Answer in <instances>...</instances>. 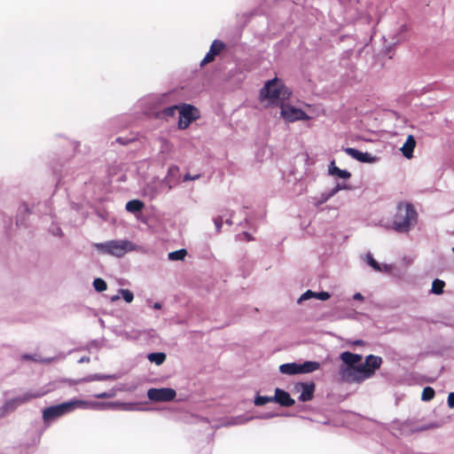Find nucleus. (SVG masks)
<instances>
[{"mask_svg":"<svg viewBox=\"0 0 454 454\" xmlns=\"http://www.w3.org/2000/svg\"><path fill=\"white\" fill-rule=\"evenodd\" d=\"M418 213L410 202H399L392 222V229L397 233H408L418 223Z\"/></svg>","mask_w":454,"mask_h":454,"instance_id":"nucleus-1","label":"nucleus"},{"mask_svg":"<svg viewBox=\"0 0 454 454\" xmlns=\"http://www.w3.org/2000/svg\"><path fill=\"white\" fill-rule=\"evenodd\" d=\"M79 409H90L96 411L121 410V411H141L137 403L121 402H96L78 400Z\"/></svg>","mask_w":454,"mask_h":454,"instance_id":"nucleus-4","label":"nucleus"},{"mask_svg":"<svg viewBox=\"0 0 454 454\" xmlns=\"http://www.w3.org/2000/svg\"><path fill=\"white\" fill-rule=\"evenodd\" d=\"M145 207V204L143 201L139 200H132L127 202L126 204V210L129 213H138L140 212Z\"/></svg>","mask_w":454,"mask_h":454,"instance_id":"nucleus-25","label":"nucleus"},{"mask_svg":"<svg viewBox=\"0 0 454 454\" xmlns=\"http://www.w3.org/2000/svg\"><path fill=\"white\" fill-rule=\"evenodd\" d=\"M382 362L381 356L368 355L365 356L364 363L360 364L370 372V378H372L375 374L376 370L380 368Z\"/></svg>","mask_w":454,"mask_h":454,"instance_id":"nucleus-17","label":"nucleus"},{"mask_svg":"<svg viewBox=\"0 0 454 454\" xmlns=\"http://www.w3.org/2000/svg\"><path fill=\"white\" fill-rule=\"evenodd\" d=\"M135 139H136L135 137H118L115 139V141L122 145H126L129 144L130 142L135 141Z\"/></svg>","mask_w":454,"mask_h":454,"instance_id":"nucleus-39","label":"nucleus"},{"mask_svg":"<svg viewBox=\"0 0 454 454\" xmlns=\"http://www.w3.org/2000/svg\"><path fill=\"white\" fill-rule=\"evenodd\" d=\"M320 110H321V107L316 106L314 105V108H313L314 114H315L316 113H317H317H319V111H320Z\"/></svg>","mask_w":454,"mask_h":454,"instance_id":"nucleus-53","label":"nucleus"},{"mask_svg":"<svg viewBox=\"0 0 454 454\" xmlns=\"http://www.w3.org/2000/svg\"><path fill=\"white\" fill-rule=\"evenodd\" d=\"M21 357H22L23 360H32V361H36V362L40 361L42 363H50L52 360L51 358H46V359H43V360H38L34 356L28 355V354H25Z\"/></svg>","mask_w":454,"mask_h":454,"instance_id":"nucleus-40","label":"nucleus"},{"mask_svg":"<svg viewBox=\"0 0 454 454\" xmlns=\"http://www.w3.org/2000/svg\"><path fill=\"white\" fill-rule=\"evenodd\" d=\"M120 299V296L117 294V295H114L111 297V301H116Z\"/></svg>","mask_w":454,"mask_h":454,"instance_id":"nucleus-52","label":"nucleus"},{"mask_svg":"<svg viewBox=\"0 0 454 454\" xmlns=\"http://www.w3.org/2000/svg\"><path fill=\"white\" fill-rule=\"evenodd\" d=\"M345 152L348 155H349L353 159H355L360 162H363V163H374L378 160L377 156L372 155V153H370L368 152H361L353 147H347L345 149Z\"/></svg>","mask_w":454,"mask_h":454,"instance_id":"nucleus-14","label":"nucleus"},{"mask_svg":"<svg viewBox=\"0 0 454 454\" xmlns=\"http://www.w3.org/2000/svg\"><path fill=\"white\" fill-rule=\"evenodd\" d=\"M47 392L48 391L44 390L43 388L36 389V390H28V391L25 392L24 394L16 396L15 398H16V401L18 402V403H20V405H22L27 403H29L33 399H36V398L43 396L44 395L47 394Z\"/></svg>","mask_w":454,"mask_h":454,"instance_id":"nucleus-20","label":"nucleus"},{"mask_svg":"<svg viewBox=\"0 0 454 454\" xmlns=\"http://www.w3.org/2000/svg\"><path fill=\"white\" fill-rule=\"evenodd\" d=\"M353 345H356V346H362L364 344V340H356L355 341H353L352 343Z\"/></svg>","mask_w":454,"mask_h":454,"instance_id":"nucleus-50","label":"nucleus"},{"mask_svg":"<svg viewBox=\"0 0 454 454\" xmlns=\"http://www.w3.org/2000/svg\"><path fill=\"white\" fill-rule=\"evenodd\" d=\"M278 416V413H275V412H266V413H263L262 414L261 416H258V418L260 419H271V418H274Z\"/></svg>","mask_w":454,"mask_h":454,"instance_id":"nucleus-45","label":"nucleus"},{"mask_svg":"<svg viewBox=\"0 0 454 454\" xmlns=\"http://www.w3.org/2000/svg\"><path fill=\"white\" fill-rule=\"evenodd\" d=\"M353 299L355 301H364V296L361 293H356L354 295H353Z\"/></svg>","mask_w":454,"mask_h":454,"instance_id":"nucleus-47","label":"nucleus"},{"mask_svg":"<svg viewBox=\"0 0 454 454\" xmlns=\"http://www.w3.org/2000/svg\"><path fill=\"white\" fill-rule=\"evenodd\" d=\"M92 246L100 254L112 255L119 258L133 251L136 247L131 241L127 239H111L105 242L94 243Z\"/></svg>","mask_w":454,"mask_h":454,"instance_id":"nucleus-3","label":"nucleus"},{"mask_svg":"<svg viewBox=\"0 0 454 454\" xmlns=\"http://www.w3.org/2000/svg\"><path fill=\"white\" fill-rule=\"evenodd\" d=\"M200 177V174H197V175H191L189 173L185 174L183 177V182H187V181H194V180H197Z\"/></svg>","mask_w":454,"mask_h":454,"instance_id":"nucleus-44","label":"nucleus"},{"mask_svg":"<svg viewBox=\"0 0 454 454\" xmlns=\"http://www.w3.org/2000/svg\"><path fill=\"white\" fill-rule=\"evenodd\" d=\"M366 262L376 271L381 270L380 263L373 258V256L371 253H368L366 254Z\"/></svg>","mask_w":454,"mask_h":454,"instance_id":"nucleus-35","label":"nucleus"},{"mask_svg":"<svg viewBox=\"0 0 454 454\" xmlns=\"http://www.w3.org/2000/svg\"><path fill=\"white\" fill-rule=\"evenodd\" d=\"M359 54L360 52L355 56L354 50L348 49L340 55V67L344 69L341 74L347 76L348 79L352 78L355 74L356 65L353 59H357Z\"/></svg>","mask_w":454,"mask_h":454,"instance_id":"nucleus-8","label":"nucleus"},{"mask_svg":"<svg viewBox=\"0 0 454 454\" xmlns=\"http://www.w3.org/2000/svg\"><path fill=\"white\" fill-rule=\"evenodd\" d=\"M161 180L166 184L167 191H171L179 182V168L176 165L170 166L167 176Z\"/></svg>","mask_w":454,"mask_h":454,"instance_id":"nucleus-15","label":"nucleus"},{"mask_svg":"<svg viewBox=\"0 0 454 454\" xmlns=\"http://www.w3.org/2000/svg\"><path fill=\"white\" fill-rule=\"evenodd\" d=\"M166 354L163 353V352H154V353H150L148 356H147V359L151 362V363H154L155 364L157 365H160L162 364L165 360H166Z\"/></svg>","mask_w":454,"mask_h":454,"instance_id":"nucleus-28","label":"nucleus"},{"mask_svg":"<svg viewBox=\"0 0 454 454\" xmlns=\"http://www.w3.org/2000/svg\"><path fill=\"white\" fill-rule=\"evenodd\" d=\"M445 283L443 280L435 278L432 283L431 293L434 294H442Z\"/></svg>","mask_w":454,"mask_h":454,"instance_id":"nucleus-31","label":"nucleus"},{"mask_svg":"<svg viewBox=\"0 0 454 454\" xmlns=\"http://www.w3.org/2000/svg\"><path fill=\"white\" fill-rule=\"evenodd\" d=\"M224 47L225 44L222 41L215 39L212 43L209 51H207L204 59L201 60L200 66H204L206 64L212 62L215 59V58L218 54H220V52L224 49Z\"/></svg>","mask_w":454,"mask_h":454,"instance_id":"nucleus-16","label":"nucleus"},{"mask_svg":"<svg viewBox=\"0 0 454 454\" xmlns=\"http://www.w3.org/2000/svg\"><path fill=\"white\" fill-rule=\"evenodd\" d=\"M93 287L97 292L100 293L106 290L107 284L103 278H97L93 280Z\"/></svg>","mask_w":454,"mask_h":454,"instance_id":"nucleus-33","label":"nucleus"},{"mask_svg":"<svg viewBox=\"0 0 454 454\" xmlns=\"http://www.w3.org/2000/svg\"><path fill=\"white\" fill-rule=\"evenodd\" d=\"M76 409H79L78 400H70L45 408L43 411V419L45 423H48Z\"/></svg>","mask_w":454,"mask_h":454,"instance_id":"nucleus-6","label":"nucleus"},{"mask_svg":"<svg viewBox=\"0 0 454 454\" xmlns=\"http://www.w3.org/2000/svg\"><path fill=\"white\" fill-rule=\"evenodd\" d=\"M50 231L54 236L61 237L63 235L62 230L59 225H52L50 228Z\"/></svg>","mask_w":454,"mask_h":454,"instance_id":"nucleus-42","label":"nucleus"},{"mask_svg":"<svg viewBox=\"0 0 454 454\" xmlns=\"http://www.w3.org/2000/svg\"><path fill=\"white\" fill-rule=\"evenodd\" d=\"M115 395H116V390L111 389L107 392H102L99 394H96V395H94V397L98 398V399L113 398L115 396Z\"/></svg>","mask_w":454,"mask_h":454,"instance_id":"nucleus-37","label":"nucleus"},{"mask_svg":"<svg viewBox=\"0 0 454 454\" xmlns=\"http://www.w3.org/2000/svg\"><path fill=\"white\" fill-rule=\"evenodd\" d=\"M19 406H20V403H18L15 397L9 399L0 408L1 415L3 416L5 413L12 412V411H15Z\"/></svg>","mask_w":454,"mask_h":454,"instance_id":"nucleus-27","label":"nucleus"},{"mask_svg":"<svg viewBox=\"0 0 454 454\" xmlns=\"http://www.w3.org/2000/svg\"><path fill=\"white\" fill-rule=\"evenodd\" d=\"M19 406H20V403H18L15 397L9 399L0 408L1 415L3 416L5 413L12 412V411H15Z\"/></svg>","mask_w":454,"mask_h":454,"instance_id":"nucleus-26","label":"nucleus"},{"mask_svg":"<svg viewBox=\"0 0 454 454\" xmlns=\"http://www.w3.org/2000/svg\"><path fill=\"white\" fill-rule=\"evenodd\" d=\"M320 364L318 362L314 361V371L317 370L319 368Z\"/></svg>","mask_w":454,"mask_h":454,"instance_id":"nucleus-55","label":"nucleus"},{"mask_svg":"<svg viewBox=\"0 0 454 454\" xmlns=\"http://www.w3.org/2000/svg\"><path fill=\"white\" fill-rule=\"evenodd\" d=\"M176 395V390L170 387H152L147 390V397L153 402H170Z\"/></svg>","mask_w":454,"mask_h":454,"instance_id":"nucleus-10","label":"nucleus"},{"mask_svg":"<svg viewBox=\"0 0 454 454\" xmlns=\"http://www.w3.org/2000/svg\"><path fill=\"white\" fill-rule=\"evenodd\" d=\"M118 376L116 374H102V373H95V374H90L82 379H80L76 380V383H82V382H90L95 380H117Z\"/></svg>","mask_w":454,"mask_h":454,"instance_id":"nucleus-24","label":"nucleus"},{"mask_svg":"<svg viewBox=\"0 0 454 454\" xmlns=\"http://www.w3.org/2000/svg\"><path fill=\"white\" fill-rule=\"evenodd\" d=\"M178 129H185L200 117L199 110L190 104H181L179 107Z\"/></svg>","mask_w":454,"mask_h":454,"instance_id":"nucleus-7","label":"nucleus"},{"mask_svg":"<svg viewBox=\"0 0 454 454\" xmlns=\"http://www.w3.org/2000/svg\"><path fill=\"white\" fill-rule=\"evenodd\" d=\"M244 422H245V420H239V419H236V421L232 422L231 424L237 425V424H240V423H244Z\"/></svg>","mask_w":454,"mask_h":454,"instance_id":"nucleus-54","label":"nucleus"},{"mask_svg":"<svg viewBox=\"0 0 454 454\" xmlns=\"http://www.w3.org/2000/svg\"><path fill=\"white\" fill-rule=\"evenodd\" d=\"M350 189V185L348 184L347 183H337L332 189L322 192L317 200L314 199V206L319 207L320 205L327 201L329 199L333 197L335 194H337L340 191Z\"/></svg>","mask_w":454,"mask_h":454,"instance_id":"nucleus-12","label":"nucleus"},{"mask_svg":"<svg viewBox=\"0 0 454 454\" xmlns=\"http://www.w3.org/2000/svg\"><path fill=\"white\" fill-rule=\"evenodd\" d=\"M273 402H276L285 407L292 406L294 403V400L291 398L290 395L286 391L278 387L275 389Z\"/></svg>","mask_w":454,"mask_h":454,"instance_id":"nucleus-22","label":"nucleus"},{"mask_svg":"<svg viewBox=\"0 0 454 454\" xmlns=\"http://www.w3.org/2000/svg\"><path fill=\"white\" fill-rule=\"evenodd\" d=\"M340 358L343 363V364H341L340 367H352L357 366L359 364H361L363 356L351 353L349 351H344L340 354Z\"/></svg>","mask_w":454,"mask_h":454,"instance_id":"nucleus-19","label":"nucleus"},{"mask_svg":"<svg viewBox=\"0 0 454 454\" xmlns=\"http://www.w3.org/2000/svg\"><path fill=\"white\" fill-rule=\"evenodd\" d=\"M223 217L222 216H217V217L214 218V223H215V226L216 232H220L222 225H223Z\"/></svg>","mask_w":454,"mask_h":454,"instance_id":"nucleus-43","label":"nucleus"},{"mask_svg":"<svg viewBox=\"0 0 454 454\" xmlns=\"http://www.w3.org/2000/svg\"><path fill=\"white\" fill-rule=\"evenodd\" d=\"M331 297V294L326 291L314 292V299L326 301Z\"/></svg>","mask_w":454,"mask_h":454,"instance_id":"nucleus-38","label":"nucleus"},{"mask_svg":"<svg viewBox=\"0 0 454 454\" xmlns=\"http://www.w3.org/2000/svg\"><path fill=\"white\" fill-rule=\"evenodd\" d=\"M312 298V289H308L303 294L300 296L297 302L301 303L303 301L309 300Z\"/></svg>","mask_w":454,"mask_h":454,"instance_id":"nucleus-41","label":"nucleus"},{"mask_svg":"<svg viewBox=\"0 0 454 454\" xmlns=\"http://www.w3.org/2000/svg\"><path fill=\"white\" fill-rule=\"evenodd\" d=\"M435 392L434 389L431 387H424L421 395V399L423 401L428 402L434 397Z\"/></svg>","mask_w":454,"mask_h":454,"instance_id":"nucleus-32","label":"nucleus"},{"mask_svg":"<svg viewBox=\"0 0 454 454\" xmlns=\"http://www.w3.org/2000/svg\"><path fill=\"white\" fill-rule=\"evenodd\" d=\"M416 146V140L413 135H409L406 137V141L403 143V146L400 148L402 154L406 159H411L413 157L414 148Z\"/></svg>","mask_w":454,"mask_h":454,"instance_id":"nucleus-23","label":"nucleus"},{"mask_svg":"<svg viewBox=\"0 0 454 454\" xmlns=\"http://www.w3.org/2000/svg\"><path fill=\"white\" fill-rule=\"evenodd\" d=\"M280 114L285 121L289 122L309 118L301 109L285 103L281 104Z\"/></svg>","mask_w":454,"mask_h":454,"instance_id":"nucleus-11","label":"nucleus"},{"mask_svg":"<svg viewBox=\"0 0 454 454\" xmlns=\"http://www.w3.org/2000/svg\"><path fill=\"white\" fill-rule=\"evenodd\" d=\"M244 235L247 238L248 240H251L252 239V237L251 235L248 233V232H244Z\"/></svg>","mask_w":454,"mask_h":454,"instance_id":"nucleus-57","label":"nucleus"},{"mask_svg":"<svg viewBox=\"0 0 454 454\" xmlns=\"http://www.w3.org/2000/svg\"><path fill=\"white\" fill-rule=\"evenodd\" d=\"M291 94L290 89L278 78L269 80L260 91L262 98L275 105H281L286 99L289 98Z\"/></svg>","mask_w":454,"mask_h":454,"instance_id":"nucleus-2","label":"nucleus"},{"mask_svg":"<svg viewBox=\"0 0 454 454\" xmlns=\"http://www.w3.org/2000/svg\"><path fill=\"white\" fill-rule=\"evenodd\" d=\"M273 402V396H263V395H256L254 398V405L262 406L268 403Z\"/></svg>","mask_w":454,"mask_h":454,"instance_id":"nucleus-34","label":"nucleus"},{"mask_svg":"<svg viewBox=\"0 0 454 454\" xmlns=\"http://www.w3.org/2000/svg\"><path fill=\"white\" fill-rule=\"evenodd\" d=\"M161 307H162V306H161V303H160V302H155V303L153 304V309H161Z\"/></svg>","mask_w":454,"mask_h":454,"instance_id":"nucleus-51","label":"nucleus"},{"mask_svg":"<svg viewBox=\"0 0 454 454\" xmlns=\"http://www.w3.org/2000/svg\"><path fill=\"white\" fill-rule=\"evenodd\" d=\"M405 29H406L405 25H402L401 26V32L405 31Z\"/></svg>","mask_w":454,"mask_h":454,"instance_id":"nucleus-58","label":"nucleus"},{"mask_svg":"<svg viewBox=\"0 0 454 454\" xmlns=\"http://www.w3.org/2000/svg\"><path fill=\"white\" fill-rule=\"evenodd\" d=\"M225 223L228 224V225H231L233 223H232V220L231 218H228L226 219Z\"/></svg>","mask_w":454,"mask_h":454,"instance_id":"nucleus-56","label":"nucleus"},{"mask_svg":"<svg viewBox=\"0 0 454 454\" xmlns=\"http://www.w3.org/2000/svg\"><path fill=\"white\" fill-rule=\"evenodd\" d=\"M20 211L28 212V210H29V209H28V206H27V204L23 203V204L20 206Z\"/></svg>","mask_w":454,"mask_h":454,"instance_id":"nucleus-49","label":"nucleus"},{"mask_svg":"<svg viewBox=\"0 0 454 454\" xmlns=\"http://www.w3.org/2000/svg\"><path fill=\"white\" fill-rule=\"evenodd\" d=\"M119 293L121 294L123 300L128 303L131 302L134 299L133 293L129 289H119Z\"/></svg>","mask_w":454,"mask_h":454,"instance_id":"nucleus-36","label":"nucleus"},{"mask_svg":"<svg viewBox=\"0 0 454 454\" xmlns=\"http://www.w3.org/2000/svg\"><path fill=\"white\" fill-rule=\"evenodd\" d=\"M164 188H166V184L161 179L153 178L145 185L143 192L145 197L153 200L161 193Z\"/></svg>","mask_w":454,"mask_h":454,"instance_id":"nucleus-13","label":"nucleus"},{"mask_svg":"<svg viewBox=\"0 0 454 454\" xmlns=\"http://www.w3.org/2000/svg\"><path fill=\"white\" fill-rule=\"evenodd\" d=\"M90 361V358L89 356H82L78 360L79 364L82 363H89Z\"/></svg>","mask_w":454,"mask_h":454,"instance_id":"nucleus-48","label":"nucleus"},{"mask_svg":"<svg viewBox=\"0 0 454 454\" xmlns=\"http://www.w3.org/2000/svg\"><path fill=\"white\" fill-rule=\"evenodd\" d=\"M339 376L342 382L361 384L370 379V372L359 364L357 366L340 367Z\"/></svg>","mask_w":454,"mask_h":454,"instance_id":"nucleus-5","label":"nucleus"},{"mask_svg":"<svg viewBox=\"0 0 454 454\" xmlns=\"http://www.w3.org/2000/svg\"><path fill=\"white\" fill-rule=\"evenodd\" d=\"M294 391L301 393L298 399L301 402L312 400V382H299L294 386Z\"/></svg>","mask_w":454,"mask_h":454,"instance_id":"nucleus-18","label":"nucleus"},{"mask_svg":"<svg viewBox=\"0 0 454 454\" xmlns=\"http://www.w3.org/2000/svg\"><path fill=\"white\" fill-rule=\"evenodd\" d=\"M447 403L450 408H454V392L449 394Z\"/></svg>","mask_w":454,"mask_h":454,"instance_id":"nucleus-46","label":"nucleus"},{"mask_svg":"<svg viewBox=\"0 0 454 454\" xmlns=\"http://www.w3.org/2000/svg\"><path fill=\"white\" fill-rule=\"evenodd\" d=\"M179 107H180V105H175V106H171L165 107V108H163V109L159 113V117H160V118H168V117H172V116H174V115H175L176 111V110H179Z\"/></svg>","mask_w":454,"mask_h":454,"instance_id":"nucleus-29","label":"nucleus"},{"mask_svg":"<svg viewBox=\"0 0 454 454\" xmlns=\"http://www.w3.org/2000/svg\"><path fill=\"white\" fill-rule=\"evenodd\" d=\"M279 372L286 375L312 372V361H306L303 364L286 363L279 366Z\"/></svg>","mask_w":454,"mask_h":454,"instance_id":"nucleus-9","label":"nucleus"},{"mask_svg":"<svg viewBox=\"0 0 454 454\" xmlns=\"http://www.w3.org/2000/svg\"><path fill=\"white\" fill-rule=\"evenodd\" d=\"M187 254V251L184 248H181L168 254V260L170 261H183Z\"/></svg>","mask_w":454,"mask_h":454,"instance_id":"nucleus-30","label":"nucleus"},{"mask_svg":"<svg viewBox=\"0 0 454 454\" xmlns=\"http://www.w3.org/2000/svg\"><path fill=\"white\" fill-rule=\"evenodd\" d=\"M327 174L328 176L343 180L344 183L351 177V173L347 169L338 168L335 165L334 160L330 161L327 168Z\"/></svg>","mask_w":454,"mask_h":454,"instance_id":"nucleus-21","label":"nucleus"}]
</instances>
